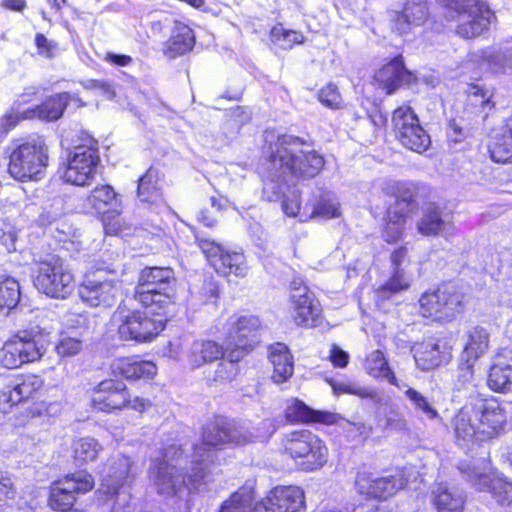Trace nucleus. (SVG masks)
Masks as SVG:
<instances>
[{
    "instance_id": "nucleus-11",
    "label": "nucleus",
    "mask_w": 512,
    "mask_h": 512,
    "mask_svg": "<svg viewBox=\"0 0 512 512\" xmlns=\"http://www.w3.org/2000/svg\"><path fill=\"white\" fill-rule=\"evenodd\" d=\"M392 124L396 138L405 148L417 153H423L429 148L430 136L410 106L403 105L395 109Z\"/></svg>"
},
{
    "instance_id": "nucleus-3",
    "label": "nucleus",
    "mask_w": 512,
    "mask_h": 512,
    "mask_svg": "<svg viewBox=\"0 0 512 512\" xmlns=\"http://www.w3.org/2000/svg\"><path fill=\"white\" fill-rule=\"evenodd\" d=\"M280 444L282 452L293 459L304 472L318 471L328 461L329 451L325 442L309 430L285 433Z\"/></svg>"
},
{
    "instance_id": "nucleus-8",
    "label": "nucleus",
    "mask_w": 512,
    "mask_h": 512,
    "mask_svg": "<svg viewBox=\"0 0 512 512\" xmlns=\"http://www.w3.org/2000/svg\"><path fill=\"white\" fill-rule=\"evenodd\" d=\"M131 301L122 302L113 314L118 335L125 341L149 342L164 329L165 320L152 318L146 312L131 309L129 307Z\"/></svg>"
},
{
    "instance_id": "nucleus-16",
    "label": "nucleus",
    "mask_w": 512,
    "mask_h": 512,
    "mask_svg": "<svg viewBox=\"0 0 512 512\" xmlns=\"http://www.w3.org/2000/svg\"><path fill=\"white\" fill-rule=\"evenodd\" d=\"M99 161L100 158L95 148L84 145L77 146L68 159L63 179L77 186L88 185L95 177Z\"/></svg>"
},
{
    "instance_id": "nucleus-44",
    "label": "nucleus",
    "mask_w": 512,
    "mask_h": 512,
    "mask_svg": "<svg viewBox=\"0 0 512 512\" xmlns=\"http://www.w3.org/2000/svg\"><path fill=\"white\" fill-rule=\"evenodd\" d=\"M428 17V9L425 2L422 1H410L404 6L403 11L398 15L396 23L397 25L407 24L420 26L425 22Z\"/></svg>"
},
{
    "instance_id": "nucleus-64",
    "label": "nucleus",
    "mask_w": 512,
    "mask_h": 512,
    "mask_svg": "<svg viewBox=\"0 0 512 512\" xmlns=\"http://www.w3.org/2000/svg\"><path fill=\"white\" fill-rule=\"evenodd\" d=\"M200 294L204 303L213 302L219 296L218 285L212 280H205L200 289Z\"/></svg>"
},
{
    "instance_id": "nucleus-45",
    "label": "nucleus",
    "mask_w": 512,
    "mask_h": 512,
    "mask_svg": "<svg viewBox=\"0 0 512 512\" xmlns=\"http://www.w3.org/2000/svg\"><path fill=\"white\" fill-rule=\"evenodd\" d=\"M101 450L102 447L94 438H81L74 442V459L77 464L82 465L94 461Z\"/></svg>"
},
{
    "instance_id": "nucleus-22",
    "label": "nucleus",
    "mask_w": 512,
    "mask_h": 512,
    "mask_svg": "<svg viewBox=\"0 0 512 512\" xmlns=\"http://www.w3.org/2000/svg\"><path fill=\"white\" fill-rule=\"evenodd\" d=\"M375 79L387 94H392L398 88L405 85L410 86L416 82V76L405 68L401 56L395 57L379 69L375 74Z\"/></svg>"
},
{
    "instance_id": "nucleus-51",
    "label": "nucleus",
    "mask_w": 512,
    "mask_h": 512,
    "mask_svg": "<svg viewBox=\"0 0 512 512\" xmlns=\"http://www.w3.org/2000/svg\"><path fill=\"white\" fill-rule=\"evenodd\" d=\"M384 428L394 431L408 430V423L404 415L400 412L399 406L394 403H388L384 407Z\"/></svg>"
},
{
    "instance_id": "nucleus-57",
    "label": "nucleus",
    "mask_w": 512,
    "mask_h": 512,
    "mask_svg": "<svg viewBox=\"0 0 512 512\" xmlns=\"http://www.w3.org/2000/svg\"><path fill=\"white\" fill-rule=\"evenodd\" d=\"M318 98L325 106L337 109L341 106V95L338 92L337 86L329 83L319 91Z\"/></svg>"
},
{
    "instance_id": "nucleus-4",
    "label": "nucleus",
    "mask_w": 512,
    "mask_h": 512,
    "mask_svg": "<svg viewBox=\"0 0 512 512\" xmlns=\"http://www.w3.org/2000/svg\"><path fill=\"white\" fill-rule=\"evenodd\" d=\"M48 166V147L40 138L17 140L12 144L8 171L19 181H38Z\"/></svg>"
},
{
    "instance_id": "nucleus-19",
    "label": "nucleus",
    "mask_w": 512,
    "mask_h": 512,
    "mask_svg": "<svg viewBox=\"0 0 512 512\" xmlns=\"http://www.w3.org/2000/svg\"><path fill=\"white\" fill-rule=\"evenodd\" d=\"M407 480L402 472L386 477H373L370 473H358L356 487L359 493L369 497L386 499L403 488Z\"/></svg>"
},
{
    "instance_id": "nucleus-28",
    "label": "nucleus",
    "mask_w": 512,
    "mask_h": 512,
    "mask_svg": "<svg viewBox=\"0 0 512 512\" xmlns=\"http://www.w3.org/2000/svg\"><path fill=\"white\" fill-rule=\"evenodd\" d=\"M111 368L115 375L128 380L150 379L157 373V367L151 361L133 358H118L113 361Z\"/></svg>"
},
{
    "instance_id": "nucleus-60",
    "label": "nucleus",
    "mask_w": 512,
    "mask_h": 512,
    "mask_svg": "<svg viewBox=\"0 0 512 512\" xmlns=\"http://www.w3.org/2000/svg\"><path fill=\"white\" fill-rule=\"evenodd\" d=\"M491 492L498 503L505 504L512 501V485L510 483L496 481L491 486Z\"/></svg>"
},
{
    "instance_id": "nucleus-53",
    "label": "nucleus",
    "mask_w": 512,
    "mask_h": 512,
    "mask_svg": "<svg viewBox=\"0 0 512 512\" xmlns=\"http://www.w3.org/2000/svg\"><path fill=\"white\" fill-rule=\"evenodd\" d=\"M474 363L475 361L468 358H464L463 361L462 358L460 359L459 373L455 382L457 389L473 390L475 387L474 372L472 369Z\"/></svg>"
},
{
    "instance_id": "nucleus-49",
    "label": "nucleus",
    "mask_w": 512,
    "mask_h": 512,
    "mask_svg": "<svg viewBox=\"0 0 512 512\" xmlns=\"http://www.w3.org/2000/svg\"><path fill=\"white\" fill-rule=\"evenodd\" d=\"M407 217V211L401 209L400 214L397 210H388L387 223L383 231V238L388 243L396 242L403 233V224Z\"/></svg>"
},
{
    "instance_id": "nucleus-61",
    "label": "nucleus",
    "mask_w": 512,
    "mask_h": 512,
    "mask_svg": "<svg viewBox=\"0 0 512 512\" xmlns=\"http://www.w3.org/2000/svg\"><path fill=\"white\" fill-rule=\"evenodd\" d=\"M180 22L173 16L163 14L158 19L151 22V30L154 34H163L165 31H173Z\"/></svg>"
},
{
    "instance_id": "nucleus-58",
    "label": "nucleus",
    "mask_w": 512,
    "mask_h": 512,
    "mask_svg": "<svg viewBox=\"0 0 512 512\" xmlns=\"http://www.w3.org/2000/svg\"><path fill=\"white\" fill-rule=\"evenodd\" d=\"M489 63L497 71L512 74V49L492 53L489 56Z\"/></svg>"
},
{
    "instance_id": "nucleus-26",
    "label": "nucleus",
    "mask_w": 512,
    "mask_h": 512,
    "mask_svg": "<svg viewBox=\"0 0 512 512\" xmlns=\"http://www.w3.org/2000/svg\"><path fill=\"white\" fill-rule=\"evenodd\" d=\"M72 97L68 92H62L46 99L42 104L27 109L23 112V118L33 119L38 118L43 121L58 120L64 113L68 103Z\"/></svg>"
},
{
    "instance_id": "nucleus-43",
    "label": "nucleus",
    "mask_w": 512,
    "mask_h": 512,
    "mask_svg": "<svg viewBox=\"0 0 512 512\" xmlns=\"http://www.w3.org/2000/svg\"><path fill=\"white\" fill-rule=\"evenodd\" d=\"M254 507L253 491L242 488L223 502L219 512H255Z\"/></svg>"
},
{
    "instance_id": "nucleus-47",
    "label": "nucleus",
    "mask_w": 512,
    "mask_h": 512,
    "mask_svg": "<svg viewBox=\"0 0 512 512\" xmlns=\"http://www.w3.org/2000/svg\"><path fill=\"white\" fill-rule=\"evenodd\" d=\"M264 174L266 177L263 187V197L268 201H275L283 194V183L286 182L288 175L276 177L269 167V157L263 163Z\"/></svg>"
},
{
    "instance_id": "nucleus-34",
    "label": "nucleus",
    "mask_w": 512,
    "mask_h": 512,
    "mask_svg": "<svg viewBox=\"0 0 512 512\" xmlns=\"http://www.w3.org/2000/svg\"><path fill=\"white\" fill-rule=\"evenodd\" d=\"M489 152L491 159L497 163H506L512 159V116L496 131Z\"/></svg>"
},
{
    "instance_id": "nucleus-6",
    "label": "nucleus",
    "mask_w": 512,
    "mask_h": 512,
    "mask_svg": "<svg viewBox=\"0 0 512 512\" xmlns=\"http://www.w3.org/2000/svg\"><path fill=\"white\" fill-rule=\"evenodd\" d=\"M33 283L36 289L51 297L64 299L74 289V276L65 260L56 254H47L35 263Z\"/></svg>"
},
{
    "instance_id": "nucleus-31",
    "label": "nucleus",
    "mask_w": 512,
    "mask_h": 512,
    "mask_svg": "<svg viewBox=\"0 0 512 512\" xmlns=\"http://www.w3.org/2000/svg\"><path fill=\"white\" fill-rule=\"evenodd\" d=\"M432 501L437 512H463L465 495L458 489L439 483L432 490Z\"/></svg>"
},
{
    "instance_id": "nucleus-42",
    "label": "nucleus",
    "mask_w": 512,
    "mask_h": 512,
    "mask_svg": "<svg viewBox=\"0 0 512 512\" xmlns=\"http://www.w3.org/2000/svg\"><path fill=\"white\" fill-rule=\"evenodd\" d=\"M489 335L482 327H474L468 333V342L461 354L464 358L476 361L488 349Z\"/></svg>"
},
{
    "instance_id": "nucleus-48",
    "label": "nucleus",
    "mask_w": 512,
    "mask_h": 512,
    "mask_svg": "<svg viewBox=\"0 0 512 512\" xmlns=\"http://www.w3.org/2000/svg\"><path fill=\"white\" fill-rule=\"evenodd\" d=\"M311 217H320L322 219H331L339 215V203L330 192H323L319 199L312 204Z\"/></svg>"
},
{
    "instance_id": "nucleus-1",
    "label": "nucleus",
    "mask_w": 512,
    "mask_h": 512,
    "mask_svg": "<svg viewBox=\"0 0 512 512\" xmlns=\"http://www.w3.org/2000/svg\"><path fill=\"white\" fill-rule=\"evenodd\" d=\"M249 427L238 425L224 418H217L203 427L202 442L193 447L190 467H182V449L170 445L163 451L162 458L152 460L149 479L157 493L173 496L183 488H197L206 483L210 468L216 464L217 452L227 444L244 445L257 438Z\"/></svg>"
},
{
    "instance_id": "nucleus-25",
    "label": "nucleus",
    "mask_w": 512,
    "mask_h": 512,
    "mask_svg": "<svg viewBox=\"0 0 512 512\" xmlns=\"http://www.w3.org/2000/svg\"><path fill=\"white\" fill-rule=\"evenodd\" d=\"M133 461L124 455H116L110 459L107 474L104 478V485L109 491L116 493L126 483H129L135 476L136 471Z\"/></svg>"
},
{
    "instance_id": "nucleus-39",
    "label": "nucleus",
    "mask_w": 512,
    "mask_h": 512,
    "mask_svg": "<svg viewBox=\"0 0 512 512\" xmlns=\"http://www.w3.org/2000/svg\"><path fill=\"white\" fill-rule=\"evenodd\" d=\"M364 367L366 372L374 378L385 379L391 385L399 389H403L407 386L406 383L398 381L393 371L390 369L384 354L379 350H375L368 355Z\"/></svg>"
},
{
    "instance_id": "nucleus-56",
    "label": "nucleus",
    "mask_w": 512,
    "mask_h": 512,
    "mask_svg": "<svg viewBox=\"0 0 512 512\" xmlns=\"http://www.w3.org/2000/svg\"><path fill=\"white\" fill-rule=\"evenodd\" d=\"M82 341L75 337L64 336L60 339L55 349L61 357H72L82 350Z\"/></svg>"
},
{
    "instance_id": "nucleus-23",
    "label": "nucleus",
    "mask_w": 512,
    "mask_h": 512,
    "mask_svg": "<svg viewBox=\"0 0 512 512\" xmlns=\"http://www.w3.org/2000/svg\"><path fill=\"white\" fill-rule=\"evenodd\" d=\"M291 301L293 305V318L297 325L316 326L320 315L318 301L309 293L306 286L294 288Z\"/></svg>"
},
{
    "instance_id": "nucleus-32",
    "label": "nucleus",
    "mask_w": 512,
    "mask_h": 512,
    "mask_svg": "<svg viewBox=\"0 0 512 512\" xmlns=\"http://www.w3.org/2000/svg\"><path fill=\"white\" fill-rule=\"evenodd\" d=\"M412 350L415 363L422 371L434 369L448 360V353L441 350L438 343L432 341L418 343Z\"/></svg>"
},
{
    "instance_id": "nucleus-63",
    "label": "nucleus",
    "mask_w": 512,
    "mask_h": 512,
    "mask_svg": "<svg viewBox=\"0 0 512 512\" xmlns=\"http://www.w3.org/2000/svg\"><path fill=\"white\" fill-rule=\"evenodd\" d=\"M21 119H24L23 113L20 115L11 112L0 117V140H2L11 129L16 127Z\"/></svg>"
},
{
    "instance_id": "nucleus-9",
    "label": "nucleus",
    "mask_w": 512,
    "mask_h": 512,
    "mask_svg": "<svg viewBox=\"0 0 512 512\" xmlns=\"http://www.w3.org/2000/svg\"><path fill=\"white\" fill-rule=\"evenodd\" d=\"M261 322L251 314L233 315L227 322L226 356L241 360L258 343Z\"/></svg>"
},
{
    "instance_id": "nucleus-15",
    "label": "nucleus",
    "mask_w": 512,
    "mask_h": 512,
    "mask_svg": "<svg viewBox=\"0 0 512 512\" xmlns=\"http://www.w3.org/2000/svg\"><path fill=\"white\" fill-rule=\"evenodd\" d=\"M255 512H305V493L298 486H276L257 502Z\"/></svg>"
},
{
    "instance_id": "nucleus-52",
    "label": "nucleus",
    "mask_w": 512,
    "mask_h": 512,
    "mask_svg": "<svg viewBox=\"0 0 512 512\" xmlns=\"http://www.w3.org/2000/svg\"><path fill=\"white\" fill-rule=\"evenodd\" d=\"M64 214V200L62 197L53 199L50 205L43 207L42 213L38 217V223L41 226L54 224Z\"/></svg>"
},
{
    "instance_id": "nucleus-18",
    "label": "nucleus",
    "mask_w": 512,
    "mask_h": 512,
    "mask_svg": "<svg viewBox=\"0 0 512 512\" xmlns=\"http://www.w3.org/2000/svg\"><path fill=\"white\" fill-rule=\"evenodd\" d=\"M42 386V379L34 374L10 378L0 392V412L5 414L18 403L32 398Z\"/></svg>"
},
{
    "instance_id": "nucleus-36",
    "label": "nucleus",
    "mask_w": 512,
    "mask_h": 512,
    "mask_svg": "<svg viewBox=\"0 0 512 512\" xmlns=\"http://www.w3.org/2000/svg\"><path fill=\"white\" fill-rule=\"evenodd\" d=\"M269 359L274 368L272 379L275 383H283L293 375V356L285 344L276 343L273 345L270 350Z\"/></svg>"
},
{
    "instance_id": "nucleus-55",
    "label": "nucleus",
    "mask_w": 512,
    "mask_h": 512,
    "mask_svg": "<svg viewBox=\"0 0 512 512\" xmlns=\"http://www.w3.org/2000/svg\"><path fill=\"white\" fill-rule=\"evenodd\" d=\"M333 390L336 394H352L359 396L361 398H371L375 399L377 397V392L373 389H369L366 387H362L356 383H344L339 382L333 385Z\"/></svg>"
},
{
    "instance_id": "nucleus-30",
    "label": "nucleus",
    "mask_w": 512,
    "mask_h": 512,
    "mask_svg": "<svg viewBox=\"0 0 512 512\" xmlns=\"http://www.w3.org/2000/svg\"><path fill=\"white\" fill-rule=\"evenodd\" d=\"M285 416L290 422L311 423L318 422L332 424L335 422L336 415L330 412L313 410L304 402L294 399L285 409Z\"/></svg>"
},
{
    "instance_id": "nucleus-54",
    "label": "nucleus",
    "mask_w": 512,
    "mask_h": 512,
    "mask_svg": "<svg viewBox=\"0 0 512 512\" xmlns=\"http://www.w3.org/2000/svg\"><path fill=\"white\" fill-rule=\"evenodd\" d=\"M408 287L409 282L406 279L404 272L401 269H396L393 272L391 279L381 287L379 293L383 298H386L391 294L407 289Z\"/></svg>"
},
{
    "instance_id": "nucleus-2",
    "label": "nucleus",
    "mask_w": 512,
    "mask_h": 512,
    "mask_svg": "<svg viewBox=\"0 0 512 512\" xmlns=\"http://www.w3.org/2000/svg\"><path fill=\"white\" fill-rule=\"evenodd\" d=\"M269 167L274 176L313 178L324 166V158L299 137L279 136L269 146Z\"/></svg>"
},
{
    "instance_id": "nucleus-10",
    "label": "nucleus",
    "mask_w": 512,
    "mask_h": 512,
    "mask_svg": "<svg viewBox=\"0 0 512 512\" xmlns=\"http://www.w3.org/2000/svg\"><path fill=\"white\" fill-rule=\"evenodd\" d=\"M424 317L451 321L464 309V294L453 284H445L422 294L419 300Z\"/></svg>"
},
{
    "instance_id": "nucleus-35",
    "label": "nucleus",
    "mask_w": 512,
    "mask_h": 512,
    "mask_svg": "<svg viewBox=\"0 0 512 512\" xmlns=\"http://www.w3.org/2000/svg\"><path fill=\"white\" fill-rule=\"evenodd\" d=\"M171 33V37L164 43L163 53L165 56L175 59L193 48L194 34L187 25L180 22Z\"/></svg>"
},
{
    "instance_id": "nucleus-14",
    "label": "nucleus",
    "mask_w": 512,
    "mask_h": 512,
    "mask_svg": "<svg viewBox=\"0 0 512 512\" xmlns=\"http://www.w3.org/2000/svg\"><path fill=\"white\" fill-rule=\"evenodd\" d=\"M93 487V477L86 471L67 475L51 487L49 505L54 510L67 512L76 501L77 494L87 493Z\"/></svg>"
},
{
    "instance_id": "nucleus-46",
    "label": "nucleus",
    "mask_w": 512,
    "mask_h": 512,
    "mask_svg": "<svg viewBox=\"0 0 512 512\" xmlns=\"http://www.w3.org/2000/svg\"><path fill=\"white\" fill-rule=\"evenodd\" d=\"M488 385L496 392L510 391L512 387V366L493 365L489 371Z\"/></svg>"
},
{
    "instance_id": "nucleus-7",
    "label": "nucleus",
    "mask_w": 512,
    "mask_h": 512,
    "mask_svg": "<svg viewBox=\"0 0 512 512\" xmlns=\"http://www.w3.org/2000/svg\"><path fill=\"white\" fill-rule=\"evenodd\" d=\"M446 9L445 17L461 18L457 34L470 39L481 35L491 24L492 11L482 0H437Z\"/></svg>"
},
{
    "instance_id": "nucleus-40",
    "label": "nucleus",
    "mask_w": 512,
    "mask_h": 512,
    "mask_svg": "<svg viewBox=\"0 0 512 512\" xmlns=\"http://www.w3.org/2000/svg\"><path fill=\"white\" fill-rule=\"evenodd\" d=\"M137 196L143 203L154 204L161 200L159 171L150 167L138 180Z\"/></svg>"
},
{
    "instance_id": "nucleus-50",
    "label": "nucleus",
    "mask_w": 512,
    "mask_h": 512,
    "mask_svg": "<svg viewBox=\"0 0 512 512\" xmlns=\"http://www.w3.org/2000/svg\"><path fill=\"white\" fill-rule=\"evenodd\" d=\"M404 391L406 398L412 403L415 410L421 412L427 419H439L438 411L431 405L428 398L417 390L406 386Z\"/></svg>"
},
{
    "instance_id": "nucleus-27",
    "label": "nucleus",
    "mask_w": 512,
    "mask_h": 512,
    "mask_svg": "<svg viewBox=\"0 0 512 512\" xmlns=\"http://www.w3.org/2000/svg\"><path fill=\"white\" fill-rule=\"evenodd\" d=\"M477 419L475 401L465 404L452 420L456 437L464 441H471L473 439L480 441Z\"/></svg>"
},
{
    "instance_id": "nucleus-20",
    "label": "nucleus",
    "mask_w": 512,
    "mask_h": 512,
    "mask_svg": "<svg viewBox=\"0 0 512 512\" xmlns=\"http://www.w3.org/2000/svg\"><path fill=\"white\" fill-rule=\"evenodd\" d=\"M474 401L477 409L480 441L499 435L506 423L505 410L495 400L477 398Z\"/></svg>"
},
{
    "instance_id": "nucleus-29",
    "label": "nucleus",
    "mask_w": 512,
    "mask_h": 512,
    "mask_svg": "<svg viewBox=\"0 0 512 512\" xmlns=\"http://www.w3.org/2000/svg\"><path fill=\"white\" fill-rule=\"evenodd\" d=\"M162 293L163 290H160L158 285H152L146 288V286L141 287L140 284L137 283L131 300H135L144 308H148L153 313L160 315L161 311L164 312L170 305L174 304L175 300V293H167L168 296L164 300L163 298H158Z\"/></svg>"
},
{
    "instance_id": "nucleus-62",
    "label": "nucleus",
    "mask_w": 512,
    "mask_h": 512,
    "mask_svg": "<svg viewBox=\"0 0 512 512\" xmlns=\"http://www.w3.org/2000/svg\"><path fill=\"white\" fill-rule=\"evenodd\" d=\"M15 494L11 479L8 477L0 478V512L5 511V508L9 505V500H13Z\"/></svg>"
},
{
    "instance_id": "nucleus-21",
    "label": "nucleus",
    "mask_w": 512,
    "mask_h": 512,
    "mask_svg": "<svg viewBox=\"0 0 512 512\" xmlns=\"http://www.w3.org/2000/svg\"><path fill=\"white\" fill-rule=\"evenodd\" d=\"M416 227L423 236L451 235L454 230L452 216L436 203H429L422 208Z\"/></svg>"
},
{
    "instance_id": "nucleus-12",
    "label": "nucleus",
    "mask_w": 512,
    "mask_h": 512,
    "mask_svg": "<svg viewBox=\"0 0 512 512\" xmlns=\"http://www.w3.org/2000/svg\"><path fill=\"white\" fill-rule=\"evenodd\" d=\"M92 403L94 408L104 412L124 407L142 412L150 405L148 400L138 396L131 399L125 384L113 379H107L99 383L94 392Z\"/></svg>"
},
{
    "instance_id": "nucleus-59",
    "label": "nucleus",
    "mask_w": 512,
    "mask_h": 512,
    "mask_svg": "<svg viewBox=\"0 0 512 512\" xmlns=\"http://www.w3.org/2000/svg\"><path fill=\"white\" fill-rule=\"evenodd\" d=\"M228 361L220 363L215 371V377L221 381H231L238 373L236 363L239 360H231L225 356Z\"/></svg>"
},
{
    "instance_id": "nucleus-5",
    "label": "nucleus",
    "mask_w": 512,
    "mask_h": 512,
    "mask_svg": "<svg viewBox=\"0 0 512 512\" xmlns=\"http://www.w3.org/2000/svg\"><path fill=\"white\" fill-rule=\"evenodd\" d=\"M51 331L47 327L31 325L19 330L1 350V360L7 368H17L24 363L39 360L49 344Z\"/></svg>"
},
{
    "instance_id": "nucleus-38",
    "label": "nucleus",
    "mask_w": 512,
    "mask_h": 512,
    "mask_svg": "<svg viewBox=\"0 0 512 512\" xmlns=\"http://www.w3.org/2000/svg\"><path fill=\"white\" fill-rule=\"evenodd\" d=\"M86 201L95 212L103 214L118 213L120 206L117 194L110 185L94 188Z\"/></svg>"
},
{
    "instance_id": "nucleus-24",
    "label": "nucleus",
    "mask_w": 512,
    "mask_h": 512,
    "mask_svg": "<svg viewBox=\"0 0 512 512\" xmlns=\"http://www.w3.org/2000/svg\"><path fill=\"white\" fill-rule=\"evenodd\" d=\"M137 283L141 287L149 288L152 285H158L163 293L158 298L166 299L167 293H176V278L173 269L169 267H145L138 275Z\"/></svg>"
},
{
    "instance_id": "nucleus-41",
    "label": "nucleus",
    "mask_w": 512,
    "mask_h": 512,
    "mask_svg": "<svg viewBox=\"0 0 512 512\" xmlns=\"http://www.w3.org/2000/svg\"><path fill=\"white\" fill-rule=\"evenodd\" d=\"M19 282L8 275L0 274V318L6 317L20 301Z\"/></svg>"
},
{
    "instance_id": "nucleus-13",
    "label": "nucleus",
    "mask_w": 512,
    "mask_h": 512,
    "mask_svg": "<svg viewBox=\"0 0 512 512\" xmlns=\"http://www.w3.org/2000/svg\"><path fill=\"white\" fill-rule=\"evenodd\" d=\"M195 242L215 271L223 276L244 277L247 274L245 257L242 253L229 251L209 238L195 234Z\"/></svg>"
},
{
    "instance_id": "nucleus-33",
    "label": "nucleus",
    "mask_w": 512,
    "mask_h": 512,
    "mask_svg": "<svg viewBox=\"0 0 512 512\" xmlns=\"http://www.w3.org/2000/svg\"><path fill=\"white\" fill-rule=\"evenodd\" d=\"M383 191L396 199L395 205L389 210H397L400 214L401 209H404L408 215L417 208L416 186L413 183L390 181L385 184Z\"/></svg>"
},
{
    "instance_id": "nucleus-17",
    "label": "nucleus",
    "mask_w": 512,
    "mask_h": 512,
    "mask_svg": "<svg viewBox=\"0 0 512 512\" xmlns=\"http://www.w3.org/2000/svg\"><path fill=\"white\" fill-rule=\"evenodd\" d=\"M116 282L102 275L101 272L87 275L78 287L81 300L91 307H110L117 297Z\"/></svg>"
},
{
    "instance_id": "nucleus-37",
    "label": "nucleus",
    "mask_w": 512,
    "mask_h": 512,
    "mask_svg": "<svg viewBox=\"0 0 512 512\" xmlns=\"http://www.w3.org/2000/svg\"><path fill=\"white\" fill-rule=\"evenodd\" d=\"M223 356H226V345L222 347L212 340H197L191 346L189 362L193 368H198Z\"/></svg>"
}]
</instances>
